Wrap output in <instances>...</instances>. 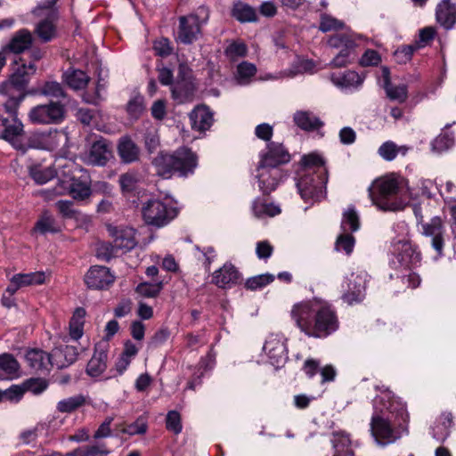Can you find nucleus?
Returning <instances> with one entry per match:
<instances>
[{"mask_svg": "<svg viewBox=\"0 0 456 456\" xmlns=\"http://www.w3.org/2000/svg\"><path fill=\"white\" fill-rule=\"evenodd\" d=\"M383 88L388 99L403 103L408 98V86L404 83L395 84L389 78V71L387 68L383 69Z\"/></svg>", "mask_w": 456, "mask_h": 456, "instance_id": "obj_30", "label": "nucleus"}, {"mask_svg": "<svg viewBox=\"0 0 456 456\" xmlns=\"http://www.w3.org/2000/svg\"><path fill=\"white\" fill-rule=\"evenodd\" d=\"M291 317L298 329L309 337L326 338L339 327L334 307L318 298L296 304Z\"/></svg>", "mask_w": 456, "mask_h": 456, "instance_id": "obj_3", "label": "nucleus"}, {"mask_svg": "<svg viewBox=\"0 0 456 456\" xmlns=\"http://www.w3.org/2000/svg\"><path fill=\"white\" fill-rule=\"evenodd\" d=\"M437 22L445 29H452L456 24V2L442 0L436 8Z\"/></svg>", "mask_w": 456, "mask_h": 456, "instance_id": "obj_27", "label": "nucleus"}, {"mask_svg": "<svg viewBox=\"0 0 456 456\" xmlns=\"http://www.w3.org/2000/svg\"><path fill=\"white\" fill-rule=\"evenodd\" d=\"M295 179L297 191L305 202L313 204L322 200L326 195L328 182L323 158L316 152L304 155Z\"/></svg>", "mask_w": 456, "mask_h": 456, "instance_id": "obj_6", "label": "nucleus"}, {"mask_svg": "<svg viewBox=\"0 0 456 456\" xmlns=\"http://www.w3.org/2000/svg\"><path fill=\"white\" fill-rule=\"evenodd\" d=\"M85 403H86L85 396L82 395H77L70 396V397L65 398L63 400H61L57 403V410L60 412L69 413V412L76 411L82 405H84Z\"/></svg>", "mask_w": 456, "mask_h": 456, "instance_id": "obj_53", "label": "nucleus"}, {"mask_svg": "<svg viewBox=\"0 0 456 456\" xmlns=\"http://www.w3.org/2000/svg\"><path fill=\"white\" fill-rule=\"evenodd\" d=\"M64 79L67 85L74 90L84 89L88 82V75L80 69H70L64 73Z\"/></svg>", "mask_w": 456, "mask_h": 456, "instance_id": "obj_45", "label": "nucleus"}, {"mask_svg": "<svg viewBox=\"0 0 456 456\" xmlns=\"http://www.w3.org/2000/svg\"><path fill=\"white\" fill-rule=\"evenodd\" d=\"M61 231L60 224L49 210H44L39 216L32 233L45 235L47 233L55 234Z\"/></svg>", "mask_w": 456, "mask_h": 456, "instance_id": "obj_33", "label": "nucleus"}, {"mask_svg": "<svg viewBox=\"0 0 456 456\" xmlns=\"http://www.w3.org/2000/svg\"><path fill=\"white\" fill-rule=\"evenodd\" d=\"M49 427L50 424L38 423L36 427L22 431L20 435V439L23 444H29L39 436H47Z\"/></svg>", "mask_w": 456, "mask_h": 456, "instance_id": "obj_48", "label": "nucleus"}, {"mask_svg": "<svg viewBox=\"0 0 456 456\" xmlns=\"http://www.w3.org/2000/svg\"><path fill=\"white\" fill-rule=\"evenodd\" d=\"M0 94L7 98L4 103L5 112L10 115V118L17 117L18 109L24 100L26 94L11 88L3 92L2 86H0Z\"/></svg>", "mask_w": 456, "mask_h": 456, "instance_id": "obj_37", "label": "nucleus"}, {"mask_svg": "<svg viewBox=\"0 0 456 456\" xmlns=\"http://www.w3.org/2000/svg\"><path fill=\"white\" fill-rule=\"evenodd\" d=\"M29 176L37 184H45L54 176L60 178V172L56 167V160L53 166H45L39 162H31L28 165Z\"/></svg>", "mask_w": 456, "mask_h": 456, "instance_id": "obj_25", "label": "nucleus"}, {"mask_svg": "<svg viewBox=\"0 0 456 456\" xmlns=\"http://www.w3.org/2000/svg\"><path fill=\"white\" fill-rule=\"evenodd\" d=\"M419 230L424 236L432 238V247L441 256L444 233L442 219L439 216H434L429 222L422 224Z\"/></svg>", "mask_w": 456, "mask_h": 456, "instance_id": "obj_22", "label": "nucleus"}, {"mask_svg": "<svg viewBox=\"0 0 456 456\" xmlns=\"http://www.w3.org/2000/svg\"><path fill=\"white\" fill-rule=\"evenodd\" d=\"M44 19L36 26V34L43 42L53 40L57 35L56 21L58 19H51L42 16Z\"/></svg>", "mask_w": 456, "mask_h": 456, "instance_id": "obj_41", "label": "nucleus"}, {"mask_svg": "<svg viewBox=\"0 0 456 456\" xmlns=\"http://www.w3.org/2000/svg\"><path fill=\"white\" fill-rule=\"evenodd\" d=\"M107 231L113 243L102 244L98 248V255L106 260H110L118 249L130 251L137 245L136 232L130 226L107 224Z\"/></svg>", "mask_w": 456, "mask_h": 456, "instance_id": "obj_10", "label": "nucleus"}, {"mask_svg": "<svg viewBox=\"0 0 456 456\" xmlns=\"http://www.w3.org/2000/svg\"><path fill=\"white\" fill-rule=\"evenodd\" d=\"M20 365L17 360L9 354L0 355V379H12L19 376Z\"/></svg>", "mask_w": 456, "mask_h": 456, "instance_id": "obj_42", "label": "nucleus"}, {"mask_svg": "<svg viewBox=\"0 0 456 456\" xmlns=\"http://www.w3.org/2000/svg\"><path fill=\"white\" fill-rule=\"evenodd\" d=\"M23 133V124L18 118H4L0 115V139L10 142L15 149L26 151L27 147L20 141Z\"/></svg>", "mask_w": 456, "mask_h": 456, "instance_id": "obj_18", "label": "nucleus"}, {"mask_svg": "<svg viewBox=\"0 0 456 456\" xmlns=\"http://www.w3.org/2000/svg\"><path fill=\"white\" fill-rule=\"evenodd\" d=\"M190 120L193 130L205 132L213 125V113L207 106H198L191 112Z\"/></svg>", "mask_w": 456, "mask_h": 456, "instance_id": "obj_31", "label": "nucleus"}, {"mask_svg": "<svg viewBox=\"0 0 456 456\" xmlns=\"http://www.w3.org/2000/svg\"><path fill=\"white\" fill-rule=\"evenodd\" d=\"M360 228L359 216L353 206L348 207L344 212L341 220L343 232L352 233Z\"/></svg>", "mask_w": 456, "mask_h": 456, "instance_id": "obj_46", "label": "nucleus"}, {"mask_svg": "<svg viewBox=\"0 0 456 456\" xmlns=\"http://www.w3.org/2000/svg\"><path fill=\"white\" fill-rule=\"evenodd\" d=\"M162 288L161 281L157 283L142 282L136 286L135 292L142 297L153 298L160 293Z\"/></svg>", "mask_w": 456, "mask_h": 456, "instance_id": "obj_56", "label": "nucleus"}, {"mask_svg": "<svg viewBox=\"0 0 456 456\" xmlns=\"http://www.w3.org/2000/svg\"><path fill=\"white\" fill-rule=\"evenodd\" d=\"M209 19V11L205 6H200L194 12L179 18L177 40L184 45H190L198 40L201 28Z\"/></svg>", "mask_w": 456, "mask_h": 456, "instance_id": "obj_12", "label": "nucleus"}, {"mask_svg": "<svg viewBox=\"0 0 456 456\" xmlns=\"http://www.w3.org/2000/svg\"><path fill=\"white\" fill-rule=\"evenodd\" d=\"M112 158L110 144L104 139L95 141L90 148L80 154L81 160L92 166H105Z\"/></svg>", "mask_w": 456, "mask_h": 456, "instance_id": "obj_19", "label": "nucleus"}, {"mask_svg": "<svg viewBox=\"0 0 456 456\" xmlns=\"http://www.w3.org/2000/svg\"><path fill=\"white\" fill-rule=\"evenodd\" d=\"M77 349L74 346H57L51 353L53 366L57 369L66 368L77 360Z\"/></svg>", "mask_w": 456, "mask_h": 456, "instance_id": "obj_29", "label": "nucleus"}, {"mask_svg": "<svg viewBox=\"0 0 456 456\" xmlns=\"http://www.w3.org/2000/svg\"><path fill=\"white\" fill-rule=\"evenodd\" d=\"M240 279L238 269L226 263L212 273L211 282L220 289H229L239 283Z\"/></svg>", "mask_w": 456, "mask_h": 456, "instance_id": "obj_23", "label": "nucleus"}, {"mask_svg": "<svg viewBox=\"0 0 456 456\" xmlns=\"http://www.w3.org/2000/svg\"><path fill=\"white\" fill-rule=\"evenodd\" d=\"M263 352L275 369L281 368L287 362V339L282 334H270L263 346Z\"/></svg>", "mask_w": 456, "mask_h": 456, "instance_id": "obj_16", "label": "nucleus"}, {"mask_svg": "<svg viewBox=\"0 0 456 456\" xmlns=\"http://www.w3.org/2000/svg\"><path fill=\"white\" fill-rule=\"evenodd\" d=\"M142 180L141 174L136 170H129L122 175L118 178V183L121 191L124 194L131 193L137 189L139 183Z\"/></svg>", "mask_w": 456, "mask_h": 456, "instance_id": "obj_44", "label": "nucleus"}, {"mask_svg": "<svg viewBox=\"0 0 456 456\" xmlns=\"http://www.w3.org/2000/svg\"><path fill=\"white\" fill-rule=\"evenodd\" d=\"M36 69L34 63L22 64L11 75L8 80L0 85L2 86V91L5 92L8 88H11L25 93L28 81L31 76L35 74Z\"/></svg>", "mask_w": 456, "mask_h": 456, "instance_id": "obj_20", "label": "nucleus"}, {"mask_svg": "<svg viewBox=\"0 0 456 456\" xmlns=\"http://www.w3.org/2000/svg\"><path fill=\"white\" fill-rule=\"evenodd\" d=\"M216 354L213 348H211L206 356L202 357L198 364L197 370L193 373L192 378L187 384V388L195 390L201 385L202 379L205 374L213 370L216 366Z\"/></svg>", "mask_w": 456, "mask_h": 456, "instance_id": "obj_26", "label": "nucleus"}, {"mask_svg": "<svg viewBox=\"0 0 456 456\" xmlns=\"http://www.w3.org/2000/svg\"><path fill=\"white\" fill-rule=\"evenodd\" d=\"M166 428L168 431L178 435L183 430L181 415L177 411H169L166 416Z\"/></svg>", "mask_w": 456, "mask_h": 456, "instance_id": "obj_61", "label": "nucleus"}, {"mask_svg": "<svg viewBox=\"0 0 456 456\" xmlns=\"http://www.w3.org/2000/svg\"><path fill=\"white\" fill-rule=\"evenodd\" d=\"M156 174L167 179L174 175L187 177L198 167V156L191 149L181 147L173 153L160 151L152 160Z\"/></svg>", "mask_w": 456, "mask_h": 456, "instance_id": "obj_8", "label": "nucleus"}, {"mask_svg": "<svg viewBox=\"0 0 456 456\" xmlns=\"http://www.w3.org/2000/svg\"><path fill=\"white\" fill-rule=\"evenodd\" d=\"M172 96L178 103H183L191 96V86L187 81L177 82L171 86Z\"/></svg>", "mask_w": 456, "mask_h": 456, "instance_id": "obj_54", "label": "nucleus"}, {"mask_svg": "<svg viewBox=\"0 0 456 456\" xmlns=\"http://www.w3.org/2000/svg\"><path fill=\"white\" fill-rule=\"evenodd\" d=\"M107 352L101 346H95L94 353L87 363L86 372L93 378L99 377L106 369Z\"/></svg>", "mask_w": 456, "mask_h": 456, "instance_id": "obj_36", "label": "nucleus"}, {"mask_svg": "<svg viewBox=\"0 0 456 456\" xmlns=\"http://www.w3.org/2000/svg\"><path fill=\"white\" fill-rule=\"evenodd\" d=\"M106 94V81L100 77L95 91L93 94H86L83 96L84 101L90 104L97 105L100 102L104 99Z\"/></svg>", "mask_w": 456, "mask_h": 456, "instance_id": "obj_59", "label": "nucleus"}, {"mask_svg": "<svg viewBox=\"0 0 456 456\" xmlns=\"http://www.w3.org/2000/svg\"><path fill=\"white\" fill-rule=\"evenodd\" d=\"M294 123L302 130L311 132L323 126V122L313 111L297 110L293 115Z\"/></svg>", "mask_w": 456, "mask_h": 456, "instance_id": "obj_35", "label": "nucleus"}, {"mask_svg": "<svg viewBox=\"0 0 456 456\" xmlns=\"http://www.w3.org/2000/svg\"><path fill=\"white\" fill-rule=\"evenodd\" d=\"M148 430V419L145 415L139 416L133 423L126 425L121 429L123 434L130 436L144 435Z\"/></svg>", "mask_w": 456, "mask_h": 456, "instance_id": "obj_55", "label": "nucleus"}, {"mask_svg": "<svg viewBox=\"0 0 456 456\" xmlns=\"http://www.w3.org/2000/svg\"><path fill=\"white\" fill-rule=\"evenodd\" d=\"M315 68V63L309 59L298 58L290 69H285V75L289 78L295 77L298 74L312 72Z\"/></svg>", "mask_w": 456, "mask_h": 456, "instance_id": "obj_52", "label": "nucleus"}, {"mask_svg": "<svg viewBox=\"0 0 456 456\" xmlns=\"http://www.w3.org/2000/svg\"><path fill=\"white\" fill-rule=\"evenodd\" d=\"M115 276L105 266H92L86 274L85 281L88 288L94 289H107L114 282Z\"/></svg>", "mask_w": 456, "mask_h": 456, "instance_id": "obj_21", "label": "nucleus"}, {"mask_svg": "<svg viewBox=\"0 0 456 456\" xmlns=\"http://www.w3.org/2000/svg\"><path fill=\"white\" fill-rule=\"evenodd\" d=\"M250 211L255 218L258 220H265L280 215L281 208L280 205L270 201L262 196H258L252 200Z\"/></svg>", "mask_w": 456, "mask_h": 456, "instance_id": "obj_24", "label": "nucleus"}, {"mask_svg": "<svg viewBox=\"0 0 456 456\" xmlns=\"http://www.w3.org/2000/svg\"><path fill=\"white\" fill-rule=\"evenodd\" d=\"M392 231L388 264L395 273H390V279H400L408 287L417 288L421 280L413 269L420 263V252L412 244L409 226L404 221L395 223Z\"/></svg>", "mask_w": 456, "mask_h": 456, "instance_id": "obj_2", "label": "nucleus"}, {"mask_svg": "<svg viewBox=\"0 0 456 456\" xmlns=\"http://www.w3.org/2000/svg\"><path fill=\"white\" fill-rule=\"evenodd\" d=\"M178 210L170 199H151L143 203L142 215L147 224L163 227L177 216Z\"/></svg>", "mask_w": 456, "mask_h": 456, "instance_id": "obj_11", "label": "nucleus"}, {"mask_svg": "<svg viewBox=\"0 0 456 456\" xmlns=\"http://www.w3.org/2000/svg\"><path fill=\"white\" fill-rule=\"evenodd\" d=\"M452 426V415L450 412L443 413L436 419L435 426L432 428V436L439 441L444 442L450 436L451 428Z\"/></svg>", "mask_w": 456, "mask_h": 456, "instance_id": "obj_38", "label": "nucleus"}, {"mask_svg": "<svg viewBox=\"0 0 456 456\" xmlns=\"http://www.w3.org/2000/svg\"><path fill=\"white\" fill-rule=\"evenodd\" d=\"M60 178L52 189L42 190L40 194L51 200L57 196L70 195L75 200L88 199L92 194L91 179L87 172L68 157L56 158Z\"/></svg>", "mask_w": 456, "mask_h": 456, "instance_id": "obj_5", "label": "nucleus"}, {"mask_svg": "<svg viewBox=\"0 0 456 456\" xmlns=\"http://www.w3.org/2000/svg\"><path fill=\"white\" fill-rule=\"evenodd\" d=\"M344 27V23L334 17L328 15V14H322L321 17V22H320V30L322 32H329L331 30H337L339 28H342Z\"/></svg>", "mask_w": 456, "mask_h": 456, "instance_id": "obj_64", "label": "nucleus"}, {"mask_svg": "<svg viewBox=\"0 0 456 456\" xmlns=\"http://www.w3.org/2000/svg\"><path fill=\"white\" fill-rule=\"evenodd\" d=\"M369 196L379 210L398 211L414 197V192L404 177L392 173L376 179L369 187Z\"/></svg>", "mask_w": 456, "mask_h": 456, "instance_id": "obj_7", "label": "nucleus"}, {"mask_svg": "<svg viewBox=\"0 0 456 456\" xmlns=\"http://www.w3.org/2000/svg\"><path fill=\"white\" fill-rule=\"evenodd\" d=\"M65 106L59 102H50L33 107L28 114V120L32 124L50 125L60 124L65 118Z\"/></svg>", "mask_w": 456, "mask_h": 456, "instance_id": "obj_15", "label": "nucleus"}, {"mask_svg": "<svg viewBox=\"0 0 456 456\" xmlns=\"http://www.w3.org/2000/svg\"><path fill=\"white\" fill-rule=\"evenodd\" d=\"M331 444L334 450L333 456H354L351 449V440L345 432L333 433Z\"/></svg>", "mask_w": 456, "mask_h": 456, "instance_id": "obj_40", "label": "nucleus"}, {"mask_svg": "<svg viewBox=\"0 0 456 456\" xmlns=\"http://www.w3.org/2000/svg\"><path fill=\"white\" fill-rule=\"evenodd\" d=\"M454 145V136L452 133L444 132L431 142V149L436 153H443Z\"/></svg>", "mask_w": 456, "mask_h": 456, "instance_id": "obj_51", "label": "nucleus"}, {"mask_svg": "<svg viewBox=\"0 0 456 456\" xmlns=\"http://www.w3.org/2000/svg\"><path fill=\"white\" fill-rule=\"evenodd\" d=\"M369 281L367 272L355 268L348 273L342 284V299L348 305L360 303L365 297V290Z\"/></svg>", "mask_w": 456, "mask_h": 456, "instance_id": "obj_13", "label": "nucleus"}, {"mask_svg": "<svg viewBox=\"0 0 456 456\" xmlns=\"http://www.w3.org/2000/svg\"><path fill=\"white\" fill-rule=\"evenodd\" d=\"M28 366L35 371L45 372L53 366L51 354L40 349H30L25 354Z\"/></svg>", "mask_w": 456, "mask_h": 456, "instance_id": "obj_32", "label": "nucleus"}, {"mask_svg": "<svg viewBox=\"0 0 456 456\" xmlns=\"http://www.w3.org/2000/svg\"><path fill=\"white\" fill-rule=\"evenodd\" d=\"M33 42L32 35L28 29L17 31L7 44L2 46L6 53H20L30 48Z\"/></svg>", "mask_w": 456, "mask_h": 456, "instance_id": "obj_28", "label": "nucleus"}, {"mask_svg": "<svg viewBox=\"0 0 456 456\" xmlns=\"http://www.w3.org/2000/svg\"><path fill=\"white\" fill-rule=\"evenodd\" d=\"M69 143L68 134L61 129H49L44 132L33 134L28 139V148L40 149L45 151L60 150L61 154L58 157H66L64 155Z\"/></svg>", "mask_w": 456, "mask_h": 456, "instance_id": "obj_14", "label": "nucleus"}, {"mask_svg": "<svg viewBox=\"0 0 456 456\" xmlns=\"http://www.w3.org/2000/svg\"><path fill=\"white\" fill-rule=\"evenodd\" d=\"M224 53L230 61H236L247 55L248 46L241 40H232L227 45Z\"/></svg>", "mask_w": 456, "mask_h": 456, "instance_id": "obj_49", "label": "nucleus"}, {"mask_svg": "<svg viewBox=\"0 0 456 456\" xmlns=\"http://www.w3.org/2000/svg\"><path fill=\"white\" fill-rule=\"evenodd\" d=\"M374 399L370 432L378 446L395 444L408 434V413L404 403L385 386L378 387Z\"/></svg>", "mask_w": 456, "mask_h": 456, "instance_id": "obj_1", "label": "nucleus"}, {"mask_svg": "<svg viewBox=\"0 0 456 456\" xmlns=\"http://www.w3.org/2000/svg\"><path fill=\"white\" fill-rule=\"evenodd\" d=\"M118 154L125 164H131L139 160L140 149L128 136H123L118 140Z\"/></svg>", "mask_w": 456, "mask_h": 456, "instance_id": "obj_34", "label": "nucleus"}, {"mask_svg": "<svg viewBox=\"0 0 456 456\" xmlns=\"http://www.w3.org/2000/svg\"><path fill=\"white\" fill-rule=\"evenodd\" d=\"M378 153L383 159L392 161L398 155V146L392 141H387L380 145Z\"/></svg>", "mask_w": 456, "mask_h": 456, "instance_id": "obj_62", "label": "nucleus"}, {"mask_svg": "<svg viewBox=\"0 0 456 456\" xmlns=\"http://www.w3.org/2000/svg\"><path fill=\"white\" fill-rule=\"evenodd\" d=\"M355 240L354 236L348 232H343L340 234L336 241V250L343 252L346 255H350L354 248Z\"/></svg>", "mask_w": 456, "mask_h": 456, "instance_id": "obj_58", "label": "nucleus"}, {"mask_svg": "<svg viewBox=\"0 0 456 456\" xmlns=\"http://www.w3.org/2000/svg\"><path fill=\"white\" fill-rule=\"evenodd\" d=\"M274 280V276L271 273H263L250 277L246 281V287L251 290L261 289Z\"/></svg>", "mask_w": 456, "mask_h": 456, "instance_id": "obj_60", "label": "nucleus"}, {"mask_svg": "<svg viewBox=\"0 0 456 456\" xmlns=\"http://www.w3.org/2000/svg\"><path fill=\"white\" fill-rule=\"evenodd\" d=\"M366 40L362 34L346 31L331 35L328 39L330 49L337 50L330 65L333 68H343L350 65L355 60L356 48Z\"/></svg>", "mask_w": 456, "mask_h": 456, "instance_id": "obj_9", "label": "nucleus"}, {"mask_svg": "<svg viewBox=\"0 0 456 456\" xmlns=\"http://www.w3.org/2000/svg\"><path fill=\"white\" fill-rule=\"evenodd\" d=\"M86 312L82 307H77L69 321V337L77 341L84 334V325Z\"/></svg>", "mask_w": 456, "mask_h": 456, "instance_id": "obj_43", "label": "nucleus"}, {"mask_svg": "<svg viewBox=\"0 0 456 456\" xmlns=\"http://www.w3.org/2000/svg\"><path fill=\"white\" fill-rule=\"evenodd\" d=\"M289 160L290 154L279 142H269L258 153V161L253 176L255 184L264 195L272 193L284 182L287 174L282 166Z\"/></svg>", "mask_w": 456, "mask_h": 456, "instance_id": "obj_4", "label": "nucleus"}, {"mask_svg": "<svg viewBox=\"0 0 456 456\" xmlns=\"http://www.w3.org/2000/svg\"><path fill=\"white\" fill-rule=\"evenodd\" d=\"M145 149L149 153H153L159 146V134L158 128L153 125L145 126L143 133Z\"/></svg>", "mask_w": 456, "mask_h": 456, "instance_id": "obj_50", "label": "nucleus"}, {"mask_svg": "<svg viewBox=\"0 0 456 456\" xmlns=\"http://www.w3.org/2000/svg\"><path fill=\"white\" fill-rule=\"evenodd\" d=\"M58 0H45L37 4L33 12L36 16H48L51 19H58L59 12L55 7Z\"/></svg>", "mask_w": 456, "mask_h": 456, "instance_id": "obj_57", "label": "nucleus"}, {"mask_svg": "<svg viewBox=\"0 0 456 456\" xmlns=\"http://www.w3.org/2000/svg\"><path fill=\"white\" fill-rule=\"evenodd\" d=\"M332 85L345 94H354L362 88L365 75L353 69L336 71L330 74Z\"/></svg>", "mask_w": 456, "mask_h": 456, "instance_id": "obj_17", "label": "nucleus"}, {"mask_svg": "<svg viewBox=\"0 0 456 456\" xmlns=\"http://www.w3.org/2000/svg\"><path fill=\"white\" fill-rule=\"evenodd\" d=\"M417 49L415 45H403L398 47L394 53L395 60L399 64H405L411 60L413 53Z\"/></svg>", "mask_w": 456, "mask_h": 456, "instance_id": "obj_63", "label": "nucleus"}, {"mask_svg": "<svg viewBox=\"0 0 456 456\" xmlns=\"http://www.w3.org/2000/svg\"><path fill=\"white\" fill-rule=\"evenodd\" d=\"M256 74V67L248 61H242L238 64L233 75L234 82L241 86L249 85Z\"/></svg>", "mask_w": 456, "mask_h": 456, "instance_id": "obj_39", "label": "nucleus"}, {"mask_svg": "<svg viewBox=\"0 0 456 456\" xmlns=\"http://www.w3.org/2000/svg\"><path fill=\"white\" fill-rule=\"evenodd\" d=\"M232 14L240 22H253L256 21L257 18L256 10L248 4L242 2L234 4Z\"/></svg>", "mask_w": 456, "mask_h": 456, "instance_id": "obj_47", "label": "nucleus"}]
</instances>
